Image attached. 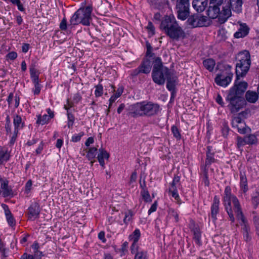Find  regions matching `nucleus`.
Returning <instances> with one entry per match:
<instances>
[{
    "label": "nucleus",
    "instance_id": "obj_1",
    "mask_svg": "<svg viewBox=\"0 0 259 259\" xmlns=\"http://www.w3.org/2000/svg\"><path fill=\"white\" fill-rule=\"evenodd\" d=\"M160 107L157 104L142 102L129 106L128 114L133 117L139 116H152L157 114Z\"/></svg>",
    "mask_w": 259,
    "mask_h": 259
},
{
    "label": "nucleus",
    "instance_id": "obj_2",
    "mask_svg": "<svg viewBox=\"0 0 259 259\" xmlns=\"http://www.w3.org/2000/svg\"><path fill=\"white\" fill-rule=\"evenodd\" d=\"M93 7L89 5L85 7L80 8L78 9L71 17L69 21L70 25H76L81 24L84 26H89L92 20L91 13Z\"/></svg>",
    "mask_w": 259,
    "mask_h": 259
},
{
    "label": "nucleus",
    "instance_id": "obj_3",
    "mask_svg": "<svg viewBox=\"0 0 259 259\" xmlns=\"http://www.w3.org/2000/svg\"><path fill=\"white\" fill-rule=\"evenodd\" d=\"M236 64V75L237 79L245 76L248 71L251 64L250 55L248 51H244L238 53Z\"/></svg>",
    "mask_w": 259,
    "mask_h": 259
},
{
    "label": "nucleus",
    "instance_id": "obj_4",
    "mask_svg": "<svg viewBox=\"0 0 259 259\" xmlns=\"http://www.w3.org/2000/svg\"><path fill=\"white\" fill-rule=\"evenodd\" d=\"M207 15L209 19H214L218 18L219 22L223 24L231 16V9L228 6L223 5L222 10L221 11L220 7L209 5L207 10Z\"/></svg>",
    "mask_w": 259,
    "mask_h": 259
},
{
    "label": "nucleus",
    "instance_id": "obj_5",
    "mask_svg": "<svg viewBox=\"0 0 259 259\" xmlns=\"http://www.w3.org/2000/svg\"><path fill=\"white\" fill-rule=\"evenodd\" d=\"M223 201L225 208L231 207V201L232 202L236 217L243 214L239 201L235 195L232 194L231 189L229 186L225 188Z\"/></svg>",
    "mask_w": 259,
    "mask_h": 259
},
{
    "label": "nucleus",
    "instance_id": "obj_6",
    "mask_svg": "<svg viewBox=\"0 0 259 259\" xmlns=\"http://www.w3.org/2000/svg\"><path fill=\"white\" fill-rule=\"evenodd\" d=\"M188 25L192 28L206 27L210 25L211 21L206 16L200 14H194L188 18Z\"/></svg>",
    "mask_w": 259,
    "mask_h": 259
},
{
    "label": "nucleus",
    "instance_id": "obj_7",
    "mask_svg": "<svg viewBox=\"0 0 259 259\" xmlns=\"http://www.w3.org/2000/svg\"><path fill=\"white\" fill-rule=\"evenodd\" d=\"M171 71L168 68H163L157 70L155 68L153 69L152 72V80L154 82L158 85H163Z\"/></svg>",
    "mask_w": 259,
    "mask_h": 259
},
{
    "label": "nucleus",
    "instance_id": "obj_8",
    "mask_svg": "<svg viewBox=\"0 0 259 259\" xmlns=\"http://www.w3.org/2000/svg\"><path fill=\"white\" fill-rule=\"evenodd\" d=\"M189 8V0H178L176 9L178 19L182 20L186 19L190 14Z\"/></svg>",
    "mask_w": 259,
    "mask_h": 259
},
{
    "label": "nucleus",
    "instance_id": "obj_9",
    "mask_svg": "<svg viewBox=\"0 0 259 259\" xmlns=\"http://www.w3.org/2000/svg\"><path fill=\"white\" fill-rule=\"evenodd\" d=\"M226 100L229 102L228 107L232 113L238 112L244 105L245 101L243 98H239L228 95Z\"/></svg>",
    "mask_w": 259,
    "mask_h": 259
},
{
    "label": "nucleus",
    "instance_id": "obj_10",
    "mask_svg": "<svg viewBox=\"0 0 259 259\" xmlns=\"http://www.w3.org/2000/svg\"><path fill=\"white\" fill-rule=\"evenodd\" d=\"M236 78L234 86L230 90L228 95L243 98L242 96L247 88L248 84L245 81H239Z\"/></svg>",
    "mask_w": 259,
    "mask_h": 259
},
{
    "label": "nucleus",
    "instance_id": "obj_11",
    "mask_svg": "<svg viewBox=\"0 0 259 259\" xmlns=\"http://www.w3.org/2000/svg\"><path fill=\"white\" fill-rule=\"evenodd\" d=\"M237 219L241 221V233L243 236V238L244 241L246 243L250 242L252 240L251 231L250 227L244 217L243 214L237 217Z\"/></svg>",
    "mask_w": 259,
    "mask_h": 259
},
{
    "label": "nucleus",
    "instance_id": "obj_12",
    "mask_svg": "<svg viewBox=\"0 0 259 259\" xmlns=\"http://www.w3.org/2000/svg\"><path fill=\"white\" fill-rule=\"evenodd\" d=\"M177 23V21L174 16L166 15L161 20L159 28L167 35Z\"/></svg>",
    "mask_w": 259,
    "mask_h": 259
},
{
    "label": "nucleus",
    "instance_id": "obj_13",
    "mask_svg": "<svg viewBox=\"0 0 259 259\" xmlns=\"http://www.w3.org/2000/svg\"><path fill=\"white\" fill-rule=\"evenodd\" d=\"M173 40L178 41L186 37V34L182 28L177 22L166 35Z\"/></svg>",
    "mask_w": 259,
    "mask_h": 259
},
{
    "label": "nucleus",
    "instance_id": "obj_14",
    "mask_svg": "<svg viewBox=\"0 0 259 259\" xmlns=\"http://www.w3.org/2000/svg\"><path fill=\"white\" fill-rule=\"evenodd\" d=\"M232 125L233 127L237 128L240 134H244L246 133L245 123L240 117H234L232 120Z\"/></svg>",
    "mask_w": 259,
    "mask_h": 259
},
{
    "label": "nucleus",
    "instance_id": "obj_15",
    "mask_svg": "<svg viewBox=\"0 0 259 259\" xmlns=\"http://www.w3.org/2000/svg\"><path fill=\"white\" fill-rule=\"evenodd\" d=\"M232 76V73L228 74L226 75L224 74H218L215 78V82L220 86L226 87L231 81Z\"/></svg>",
    "mask_w": 259,
    "mask_h": 259
},
{
    "label": "nucleus",
    "instance_id": "obj_16",
    "mask_svg": "<svg viewBox=\"0 0 259 259\" xmlns=\"http://www.w3.org/2000/svg\"><path fill=\"white\" fill-rule=\"evenodd\" d=\"M40 208L39 204L36 202H32L28 209L29 219H35L39 217Z\"/></svg>",
    "mask_w": 259,
    "mask_h": 259
},
{
    "label": "nucleus",
    "instance_id": "obj_17",
    "mask_svg": "<svg viewBox=\"0 0 259 259\" xmlns=\"http://www.w3.org/2000/svg\"><path fill=\"white\" fill-rule=\"evenodd\" d=\"M191 231L193 233V239L195 243L198 246L202 245L201 231L197 225L193 223L192 226L190 228Z\"/></svg>",
    "mask_w": 259,
    "mask_h": 259
},
{
    "label": "nucleus",
    "instance_id": "obj_18",
    "mask_svg": "<svg viewBox=\"0 0 259 259\" xmlns=\"http://www.w3.org/2000/svg\"><path fill=\"white\" fill-rule=\"evenodd\" d=\"M1 189L3 190L2 194L4 197H13V192L11 186H9V181H4L2 178H0Z\"/></svg>",
    "mask_w": 259,
    "mask_h": 259
},
{
    "label": "nucleus",
    "instance_id": "obj_19",
    "mask_svg": "<svg viewBox=\"0 0 259 259\" xmlns=\"http://www.w3.org/2000/svg\"><path fill=\"white\" fill-rule=\"evenodd\" d=\"M47 112L48 115L44 114L42 116L41 115H37V124L41 125L47 124L51 118H53L54 117V112L52 111L50 108H48L47 109Z\"/></svg>",
    "mask_w": 259,
    "mask_h": 259
},
{
    "label": "nucleus",
    "instance_id": "obj_20",
    "mask_svg": "<svg viewBox=\"0 0 259 259\" xmlns=\"http://www.w3.org/2000/svg\"><path fill=\"white\" fill-rule=\"evenodd\" d=\"M243 4L242 0H229V1L224 4V5H227L230 9L236 13H240L242 11V6Z\"/></svg>",
    "mask_w": 259,
    "mask_h": 259
},
{
    "label": "nucleus",
    "instance_id": "obj_21",
    "mask_svg": "<svg viewBox=\"0 0 259 259\" xmlns=\"http://www.w3.org/2000/svg\"><path fill=\"white\" fill-rule=\"evenodd\" d=\"M214 152L212 150V147L209 146H207L205 165L204 166H202L201 167H206L208 168L210 164L215 162L217 160L214 158Z\"/></svg>",
    "mask_w": 259,
    "mask_h": 259
},
{
    "label": "nucleus",
    "instance_id": "obj_22",
    "mask_svg": "<svg viewBox=\"0 0 259 259\" xmlns=\"http://www.w3.org/2000/svg\"><path fill=\"white\" fill-rule=\"evenodd\" d=\"M166 88L168 90H176V86L178 82V78L175 73L171 71L166 78Z\"/></svg>",
    "mask_w": 259,
    "mask_h": 259
},
{
    "label": "nucleus",
    "instance_id": "obj_23",
    "mask_svg": "<svg viewBox=\"0 0 259 259\" xmlns=\"http://www.w3.org/2000/svg\"><path fill=\"white\" fill-rule=\"evenodd\" d=\"M220 199L217 195L213 197V202L211 206V216L213 221L217 220V214L219 212Z\"/></svg>",
    "mask_w": 259,
    "mask_h": 259
},
{
    "label": "nucleus",
    "instance_id": "obj_24",
    "mask_svg": "<svg viewBox=\"0 0 259 259\" xmlns=\"http://www.w3.org/2000/svg\"><path fill=\"white\" fill-rule=\"evenodd\" d=\"M152 62L147 58H144L139 66L142 73L148 74L150 72L152 68Z\"/></svg>",
    "mask_w": 259,
    "mask_h": 259
},
{
    "label": "nucleus",
    "instance_id": "obj_25",
    "mask_svg": "<svg viewBox=\"0 0 259 259\" xmlns=\"http://www.w3.org/2000/svg\"><path fill=\"white\" fill-rule=\"evenodd\" d=\"M239 176L240 189L243 193H245L248 190L247 180L245 175V172L243 170H240Z\"/></svg>",
    "mask_w": 259,
    "mask_h": 259
},
{
    "label": "nucleus",
    "instance_id": "obj_26",
    "mask_svg": "<svg viewBox=\"0 0 259 259\" xmlns=\"http://www.w3.org/2000/svg\"><path fill=\"white\" fill-rule=\"evenodd\" d=\"M208 0H193L192 6L198 12H203L206 7Z\"/></svg>",
    "mask_w": 259,
    "mask_h": 259
},
{
    "label": "nucleus",
    "instance_id": "obj_27",
    "mask_svg": "<svg viewBox=\"0 0 259 259\" xmlns=\"http://www.w3.org/2000/svg\"><path fill=\"white\" fill-rule=\"evenodd\" d=\"M2 206L5 210V215L8 224L12 227L15 226L16 224L15 220L9 209L8 206L5 204H2Z\"/></svg>",
    "mask_w": 259,
    "mask_h": 259
},
{
    "label": "nucleus",
    "instance_id": "obj_28",
    "mask_svg": "<svg viewBox=\"0 0 259 259\" xmlns=\"http://www.w3.org/2000/svg\"><path fill=\"white\" fill-rule=\"evenodd\" d=\"M10 158V154L8 152V149L0 146V164L9 161Z\"/></svg>",
    "mask_w": 259,
    "mask_h": 259
},
{
    "label": "nucleus",
    "instance_id": "obj_29",
    "mask_svg": "<svg viewBox=\"0 0 259 259\" xmlns=\"http://www.w3.org/2000/svg\"><path fill=\"white\" fill-rule=\"evenodd\" d=\"M248 32L249 28L245 24L244 25H241L240 26V28L238 29V31L234 33V36L235 38H241L245 37L246 35H247Z\"/></svg>",
    "mask_w": 259,
    "mask_h": 259
},
{
    "label": "nucleus",
    "instance_id": "obj_30",
    "mask_svg": "<svg viewBox=\"0 0 259 259\" xmlns=\"http://www.w3.org/2000/svg\"><path fill=\"white\" fill-rule=\"evenodd\" d=\"M258 94L255 92L248 91L245 94V98L247 101L251 103H255L258 99Z\"/></svg>",
    "mask_w": 259,
    "mask_h": 259
},
{
    "label": "nucleus",
    "instance_id": "obj_31",
    "mask_svg": "<svg viewBox=\"0 0 259 259\" xmlns=\"http://www.w3.org/2000/svg\"><path fill=\"white\" fill-rule=\"evenodd\" d=\"M109 157V154L104 149H100L99 153L98 155L97 158L102 166L105 165L104 159H108Z\"/></svg>",
    "mask_w": 259,
    "mask_h": 259
},
{
    "label": "nucleus",
    "instance_id": "obj_32",
    "mask_svg": "<svg viewBox=\"0 0 259 259\" xmlns=\"http://www.w3.org/2000/svg\"><path fill=\"white\" fill-rule=\"evenodd\" d=\"M13 124L14 125V130H19L22 128L24 126V123L22 122V118L18 115H15L13 119Z\"/></svg>",
    "mask_w": 259,
    "mask_h": 259
},
{
    "label": "nucleus",
    "instance_id": "obj_33",
    "mask_svg": "<svg viewBox=\"0 0 259 259\" xmlns=\"http://www.w3.org/2000/svg\"><path fill=\"white\" fill-rule=\"evenodd\" d=\"M203 64L206 69L209 71H212L215 65V62L212 59H207L203 61Z\"/></svg>",
    "mask_w": 259,
    "mask_h": 259
},
{
    "label": "nucleus",
    "instance_id": "obj_34",
    "mask_svg": "<svg viewBox=\"0 0 259 259\" xmlns=\"http://www.w3.org/2000/svg\"><path fill=\"white\" fill-rule=\"evenodd\" d=\"M141 237V232L139 229H136L133 233L129 235L128 238L130 240L133 242H138Z\"/></svg>",
    "mask_w": 259,
    "mask_h": 259
},
{
    "label": "nucleus",
    "instance_id": "obj_35",
    "mask_svg": "<svg viewBox=\"0 0 259 259\" xmlns=\"http://www.w3.org/2000/svg\"><path fill=\"white\" fill-rule=\"evenodd\" d=\"M251 200L254 209H256L259 204V194L256 192L253 193L251 195Z\"/></svg>",
    "mask_w": 259,
    "mask_h": 259
},
{
    "label": "nucleus",
    "instance_id": "obj_36",
    "mask_svg": "<svg viewBox=\"0 0 259 259\" xmlns=\"http://www.w3.org/2000/svg\"><path fill=\"white\" fill-rule=\"evenodd\" d=\"M123 92L122 89H118L116 93L113 95L109 99V108L111 107L112 103L115 102V101L121 96Z\"/></svg>",
    "mask_w": 259,
    "mask_h": 259
},
{
    "label": "nucleus",
    "instance_id": "obj_37",
    "mask_svg": "<svg viewBox=\"0 0 259 259\" xmlns=\"http://www.w3.org/2000/svg\"><path fill=\"white\" fill-rule=\"evenodd\" d=\"M202 173L203 176V181L205 186H209V181L208 176V169L206 167H201Z\"/></svg>",
    "mask_w": 259,
    "mask_h": 259
},
{
    "label": "nucleus",
    "instance_id": "obj_38",
    "mask_svg": "<svg viewBox=\"0 0 259 259\" xmlns=\"http://www.w3.org/2000/svg\"><path fill=\"white\" fill-rule=\"evenodd\" d=\"M97 150L96 147H92L89 149L86 156L89 160H92L95 157Z\"/></svg>",
    "mask_w": 259,
    "mask_h": 259
},
{
    "label": "nucleus",
    "instance_id": "obj_39",
    "mask_svg": "<svg viewBox=\"0 0 259 259\" xmlns=\"http://www.w3.org/2000/svg\"><path fill=\"white\" fill-rule=\"evenodd\" d=\"M156 68V70L161 69L163 68H167V67L164 66L163 65L161 59L160 57L155 58L154 61V65L153 69Z\"/></svg>",
    "mask_w": 259,
    "mask_h": 259
},
{
    "label": "nucleus",
    "instance_id": "obj_40",
    "mask_svg": "<svg viewBox=\"0 0 259 259\" xmlns=\"http://www.w3.org/2000/svg\"><path fill=\"white\" fill-rule=\"evenodd\" d=\"M95 95L96 97H100L102 96L103 94V87L101 83L95 86Z\"/></svg>",
    "mask_w": 259,
    "mask_h": 259
},
{
    "label": "nucleus",
    "instance_id": "obj_41",
    "mask_svg": "<svg viewBox=\"0 0 259 259\" xmlns=\"http://www.w3.org/2000/svg\"><path fill=\"white\" fill-rule=\"evenodd\" d=\"M245 137L247 144L252 145L257 142V138L254 135L250 134Z\"/></svg>",
    "mask_w": 259,
    "mask_h": 259
},
{
    "label": "nucleus",
    "instance_id": "obj_42",
    "mask_svg": "<svg viewBox=\"0 0 259 259\" xmlns=\"http://www.w3.org/2000/svg\"><path fill=\"white\" fill-rule=\"evenodd\" d=\"M146 29H147L149 36H151L155 34V27L151 21L148 22V25L146 27Z\"/></svg>",
    "mask_w": 259,
    "mask_h": 259
},
{
    "label": "nucleus",
    "instance_id": "obj_43",
    "mask_svg": "<svg viewBox=\"0 0 259 259\" xmlns=\"http://www.w3.org/2000/svg\"><path fill=\"white\" fill-rule=\"evenodd\" d=\"M148 1L155 9H160L161 7L162 0H148Z\"/></svg>",
    "mask_w": 259,
    "mask_h": 259
},
{
    "label": "nucleus",
    "instance_id": "obj_44",
    "mask_svg": "<svg viewBox=\"0 0 259 259\" xmlns=\"http://www.w3.org/2000/svg\"><path fill=\"white\" fill-rule=\"evenodd\" d=\"M141 194L144 201L146 202H151L152 201L150 194L147 189H144L141 192Z\"/></svg>",
    "mask_w": 259,
    "mask_h": 259
},
{
    "label": "nucleus",
    "instance_id": "obj_45",
    "mask_svg": "<svg viewBox=\"0 0 259 259\" xmlns=\"http://www.w3.org/2000/svg\"><path fill=\"white\" fill-rule=\"evenodd\" d=\"M67 118H68V122H67V126L70 128L72 126L74 121L75 120V117L74 115L69 111L67 112Z\"/></svg>",
    "mask_w": 259,
    "mask_h": 259
},
{
    "label": "nucleus",
    "instance_id": "obj_46",
    "mask_svg": "<svg viewBox=\"0 0 259 259\" xmlns=\"http://www.w3.org/2000/svg\"><path fill=\"white\" fill-rule=\"evenodd\" d=\"M10 2L14 5L17 6L18 9L21 12H25V9L20 0H10Z\"/></svg>",
    "mask_w": 259,
    "mask_h": 259
},
{
    "label": "nucleus",
    "instance_id": "obj_47",
    "mask_svg": "<svg viewBox=\"0 0 259 259\" xmlns=\"http://www.w3.org/2000/svg\"><path fill=\"white\" fill-rule=\"evenodd\" d=\"M168 213L170 217H174L175 218L176 222L179 221V214L176 210L174 208H169L168 210Z\"/></svg>",
    "mask_w": 259,
    "mask_h": 259
},
{
    "label": "nucleus",
    "instance_id": "obj_48",
    "mask_svg": "<svg viewBox=\"0 0 259 259\" xmlns=\"http://www.w3.org/2000/svg\"><path fill=\"white\" fill-rule=\"evenodd\" d=\"M246 144H247V143H246L245 137L242 138L240 136H238L237 137V145L238 148H240L241 147H243Z\"/></svg>",
    "mask_w": 259,
    "mask_h": 259
},
{
    "label": "nucleus",
    "instance_id": "obj_49",
    "mask_svg": "<svg viewBox=\"0 0 259 259\" xmlns=\"http://www.w3.org/2000/svg\"><path fill=\"white\" fill-rule=\"evenodd\" d=\"M134 259H148L147 252L145 251H141L137 252L135 254Z\"/></svg>",
    "mask_w": 259,
    "mask_h": 259
},
{
    "label": "nucleus",
    "instance_id": "obj_50",
    "mask_svg": "<svg viewBox=\"0 0 259 259\" xmlns=\"http://www.w3.org/2000/svg\"><path fill=\"white\" fill-rule=\"evenodd\" d=\"M18 132L19 131H18L17 130H14L12 136L11 137V139L9 142V145L10 146H12L15 143L17 138Z\"/></svg>",
    "mask_w": 259,
    "mask_h": 259
},
{
    "label": "nucleus",
    "instance_id": "obj_51",
    "mask_svg": "<svg viewBox=\"0 0 259 259\" xmlns=\"http://www.w3.org/2000/svg\"><path fill=\"white\" fill-rule=\"evenodd\" d=\"M138 242H133L132 245L131 246V251L132 254H136L138 252L139 249Z\"/></svg>",
    "mask_w": 259,
    "mask_h": 259
},
{
    "label": "nucleus",
    "instance_id": "obj_52",
    "mask_svg": "<svg viewBox=\"0 0 259 259\" xmlns=\"http://www.w3.org/2000/svg\"><path fill=\"white\" fill-rule=\"evenodd\" d=\"M171 132L175 138L179 139L181 138V134L179 132V129L176 126L173 125L171 127Z\"/></svg>",
    "mask_w": 259,
    "mask_h": 259
},
{
    "label": "nucleus",
    "instance_id": "obj_53",
    "mask_svg": "<svg viewBox=\"0 0 259 259\" xmlns=\"http://www.w3.org/2000/svg\"><path fill=\"white\" fill-rule=\"evenodd\" d=\"M84 135L83 132H80L78 134H75L72 136L71 141L73 142H77L79 141L81 138Z\"/></svg>",
    "mask_w": 259,
    "mask_h": 259
},
{
    "label": "nucleus",
    "instance_id": "obj_54",
    "mask_svg": "<svg viewBox=\"0 0 259 259\" xmlns=\"http://www.w3.org/2000/svg\"><path fill=\"white\" fill-rule=\"evenodd\" d=\"M132 216L133 213L131 211H128V212H126L123 219L124 223L127 224L132 220Z\"/></svg>",
    "mask_w": 259,
    "mask_h": 259
},
{
    "label": "nucleus",
    "instance_id": "obj_55",
    "mask_svg": "<svg viewBox=\"0 0 259 259\" xmlns=\"http://www.w3.org/2000/svg\"><path fill=\"white\" fill-rule=\"evenodd\" d=\"M224 4L223 0H210L209 2V5L218 7Z\"/></svg>",
    "mask_w": 259,
    "mask_h": 259
},
{
    "label": "nucleus",
    "instance_id": "obj_56",
    "mask_svg": "<svg viewBox=\"0 0 259 259\" xmlns=\"http://www.w3.org/2000/svg\"><path fill=\"white\" fill-rule=\"evenodd\" d=\"M225 210H226V211L229 215L230 220L231 221L232 223H234L235 221V218H234V214L233 213V210L232 209V207L225 208Z\"/></svg>",
    "mask_w": 259,
    "mask_h": 259
},
{
    "label": "nucleus",
    "instance_id": "obj_57",
    "mask_svg": "<svg viewBox=\"0 0 259 259\" xmlns=\"http://www.w3.org/2000/svg\"><path fill=\"white\" fill-rule=\"evenodd\" d=\"M168 192L176 200H178L180 199L177 189L174 190H168Z\"/></svg>",
    "mask_w": 259,
    "mask_h": 259
},
{
    "label": "nucleus",
    "instance_id": "obj_58",
    "mask_svg": "<svg viewBox=\"0 0 259 259\" xmlns=\"http://www.w3.org/2000/svg\"><path fill=\"white\" fill-rule=\"evenodd\" d=\"M67 27V19L64 17L60 24V28L62 30H66Z\"/></svg>",
    "mask_w": 259,
    "mask_h": 259
},
{
    "label": "nucleus",
    "instance_id": "obj_59",
    "mask_svg": "<svg viewBox=\"0 0 259 259\" xmlns=\"http://www.w3.org/2000/svg\"><path fill=\"white\" fill-rule=\"evenodd\" d=\"M29 70L31 78L38 75L36 74V69L35 68V65H31L29 68Z\"/></svg>",
    "mask_w": 259,
    "mask_h": 259
},
{
    "label": "nucleus",
    "instance_id": "obj_60",
    "mask_svg": "<svg viewBox=\"0 0 259 259\" xmlns=\"http://www.w3.org/2000/svg\"><path fill=\"white\" fill-rule=\"evenodd\" d=\"M17 57V53L16 52H13V51L9 53L6 56V58L8 59H10L12 60H14Z\"/></svg>",
    "mask_w": 259,
    "mask_h": 259
},
{
    "label": "nucleus",
    "instance_id": "obj_61",
    "mask_svg": "<svg viewBox=\"0 0 259 259\" xmlns=\"http://www.w3.org/2000/svg\"><path fill=\"white\" fill-rule=\"evenodd\" d=\"M34 89L33 90V93L34 95H38L39 94L41 89V85L40 83L34 84Z\"/></svg>",
    "mask_w": 259,
    "mask_h": 259
},
{
    "label": "nucleus",
    "instance_id": "obj_62",
    "mask_svg": "<svg viewBox=\"0 0 259 259\" xmlns=\"http://www.w3.org/2000/svg\"><path fill=\"white\" fill-rule=\"evenodd\" d=\"M157 202L155 201L153 204L151 205V207L148 210V214L150 215L151 213L155 211L157 209Z\"/></svg>",
    "mask_w": 259,
    "mask_h": 259
},
{
    "label": "nucleus",
    "instance_id": "obj_63",
    "mask_svg": "<svg viewBox=\"0 0 259 259\" xmlns=\"http://www.w3.org/2000/svg\"><path fill=\"white\" fill-rule=\"evenodd\" d=\"M32 254L35 259H41V257L44 256L42 252L39 250L33 252Z\"/></svg>",
    "mask_w": 259,
    "mask_h": 259
},
{
    "label": "nucleus",
    "instance_id": "obj_64",
    "mask_svg": "<svg viewBox=\"0 0 259 259\" xmlns=\"http://www.w3.org/2000/svg\"><path fill=\"white\" fill-rule=\"evenodd\" d=\"M32 186V181L31 180L28 181L25 184V191L27 193H28Z\"/></svg>",
    "mask_w": 259,
    "mask_h": 259
}]
</instances>
